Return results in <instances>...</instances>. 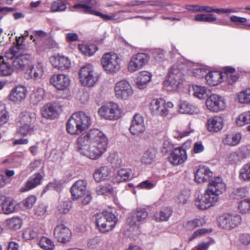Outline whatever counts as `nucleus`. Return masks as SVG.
<instances>
[{"mask_svg":"<svg viewBox=\"0 0 250 250\" xmlns=\"http://www.w3.org/2000/svg\"><path fill=\"white\" fill-rule=\"evenodd\" d=\"M108 143V139L103 132L98 129H93L79 137L77 148L83 156L97 160L106 151Z\"/></svg>","mask_w":250,"mask_h":250,"instance_id":"f257e3e1","label":"nucleus"},{"mask_svg":"<svg viewBox=\"0 0 250 250\" xmlns=\"http://www.w3.org/2000/svg\"><path fill=\"white\" fill-rule=\"evenodd\" d=\"M91 119L84 112L80 111L72 115L66 124L68 132L72 135L79 134L89 127Z\"/></svg>","mask_w":250,"mask_h":250,"instance_id":"f03ea898","label":"nucleus"},{"mask_svg":"<svg viewBox=\"0 0 250 250\" xmlns=\"http://www.w3.org/2000/svg\"><path fill=\"white\" fill-rule=\"evenodd\" d=\"M70 191L73 199L82 198L83 205L88 204L91 199V193L87 188V182L84 180L77 181L71 187Z\"/></svg>","mask_w":250,"mask_h":250,"instance_id":"7ed1b4c3","label":"nucleus"},{"mask_svg":"<svg viewBox=\"0 0 250 250\" xmlns=\"http://www.w3.org/2000/svg\"><path fill=\"white\" fill-rule=\"evenodd\" d=\"M95 216L96 225L99 230L103 233L111 230L117 222L115 215L109 212L96 213Z\"/></svg>","mask_w":250,"mask_h":250,"instance_id":"20e7f679","label":"nucleus"},{"mask_svg":"<svg viewBox=\"0 0 250 250\" xmlns=\"http://www.w3.org/2000/svg\"><path fill=\"white\" fill-rule=\"evenodd\" d=\"M183 78L182 70L178 66L174 65L170 69L164 84L171 90H177L183 83Z\"/></svg>","mask_w":250,"mask_h":250,"instance_id":"39448f33","label":"nucleus"},{"mask_svg":"<svg viewBox=\"0 0 250 250\" xmlns=\"http://www.w3.org/2000/svg\"><path fill=\"white\" fill-rule=\"evenodd\" d=\"M101 64L107 73H115L120 68V59L116 53H107L102 56Z\"/></svg>","mask_w":250,"mask_h":250,"instance_id":"423d86ee","label":"nucleus"},{"mask_svg":"<svg viewBox=\"0 0 250 250\" xmlns=\"http://www.w3.org/2000/svg\"><path fill=\"white\" fill-rule=\"evenodd\" d=\"M78 1L84 3L75 4L73 6L74 8H82V11L83 13L100 17L104 21H113L116 20L115 18V14L109 16L93 9L92 6L95 5L96 4V0H78Z\"/></svg>","mask_w":250,"mask_h":250,"instance_id":"0eeeda50","label":"nucleus"},{"mask_svg":"<svg viewBox=\"0 0 250 250\" xmlns=\"http://www.w3.org/2000/svg\"><path fill=\"white\" fill-rule=\"evenodd\" d=\"M79 78L82 84L87 86H92L98 80L93 66L88 64L82 66L79 72Z\"/></svg>","mask_w":250,"mask_h":250,"instance_id":"6e6552de","label":"nucleus"},{"mask_svg":"<svg viewBox=\"0 0 250 250\" xmlns=\"http://www.w3.org/2000/svg\"><path fill=\"white\" fill-rule=\"evenodd\" d=\"M218 194L208 188L203 195L198 196L196 199L195 205L200 209H206L218 201Z\"/></svg>","mask_w":250,"mask_h":250,"instance_id":"1a4fd4ad","label":"nucleus"},{"mask_svg":"<svg viewBox=\"0 0 250 250\" xmlns=\"http://www.w3.org/2000/svg\"><path fill=\"white\" fill-rule=\"evenodd\" d=\"M241 216L236 213H224L218 218L219 226L223 229H230L239 225L241 222Z\"/></svg>","mask_w":250,"mask_h":250,"instance_id":"9d476101","label":"nucleus"},{"mask_svg":"<svg viewBox=\"0 0 250 250\" xmlns=\"http://www.w3.org/2000/svg\"><path fill=\"white\" fill-rule=\"evenodd\" d=\"M114 92L115 97L121 100H126L133 94L130 84L125 80H121L116 83Z\"/></svg>","mask_w":250,"mask_h":250,"instance_id":"9b49d317","label":"nucleus"},{"mask_svg":"<svg viewBox=\"0 0 250 250\" xmlns=\"http://www.w3.org/2000/svg\"><path fill=\"white\" fill-rule=\"evenodd\" d=\"M206 105L208 110L213 112H218L226 108V103L224 98L218 95L210 93L206 99Z\"/></svg>","mask_w":250,"mask_h":250,"instance_id":"f8f14e48","label":"nucleus"},{"mask_svg":"<svg viewBox=\"0 0 250 250\" xmlns=\"http://www.w3.org/2000/svg\"><path fill=\"white\" fill-rule=\"evenodd\" d=\"M98 113L101 117L105 119L116 120L120 117L121 111L117 104L109 103L102 106L99 109Z\"/></svg>","mask_w":250,"mask_h":250,"instance_id":"ddd939ff","label":"nucleus"},{"mask_svg":"<svg viewBox=\"0 0 250 250\" xmlns=\"http://www.w3.org/2000/svg\"><path fill=\"white\" fill-rule=\"evenodd\" d=\"M12 67L13 70L17 73H20L24 71L28 66H29L33 58L30 55L22 54V53L19 55L15 56L13 59Z\"/></svg>","mask_w":250,"mask_h":250,"instance_id":"4468645a","label":"nucleus"},{"mask_svg":"<svg viewBox=\"0 0 250 250\" xmlns=\"http://www.w3.org/2000/svg\"><path fill=\"white\" fill-rule=\"evenodd\" d=\"M149 59L146 53H138L131 57L128 65V69L130 72H133L141 69L145 65Z\"/></svg>","mask_w":250,"mask_h":250,"instance_id":"2eb2a0df","label":"nucleus"},{"mask_svg":"<svg viewBox=\"0 0 250 250\" xmlns=\"http://www.w3.org/2000/svg\"><path fill=\"white\" fill-rule=\"evenodd\" d=\"M148 213L145 208H137L129 214L127 223L130 226H138L147 217Z\"/></svg>","mask_w":250,"mask_h":250,"instance_id":"dca6fc26","label":"nucleus"},{"mask_svg":"<svg viewBox=\"0 0 250 250\" xmlns=\"http://www.w3.org/2000/svg\"><path fill=\"white\" fill-rule=\"evenodd\" d=\"M53 234L57 240L62 243H66L71 238V230L63 224L57 225L54 229Z\"/></svg>","mask_w":250,"mask_h":250,"instance_id":"f3484780","label":"nucleus"},{"mask_svg":"<svg viewBox=\"0 0 250 250\" xmlns=\"http://www.w3.org/2000/svg\"><path fill=\"white\" fill-rule=\"evenodd\" d=\"M70 81L67 75L58 74L52 76L50 79V83L59 90L66 89L70 85Z\"/></svg>","mask_w":250,"mask_h":250,"instance_id":"a211bd4d","label":"nucleus"},{"mask_svg":"<svg viewBox=\"0 0 250 250\" xmlns=\"http://www.w3.org/2000/svg\"><path fill=\"white\" fill-rule=\"evenodd\" d=\"M150 109L155 115L165 117L169 113V110L165 106V101L162 99L152 100L150 104Z\"/></svg>","mask_w":250,"mask_h":250,"instance_id":"6ab92c4d","label":"nucleus"},{"mask_svg":"<svg viewBox=\"0 0 250 250\" xmlns=\"http://www.w3.org/2000/svg\"><path fill=\"white\" fill-rule=\"evenodd\" d=\"M168 159L172 165H180L187 160L186 151L183 147L176 148L170 153Z\"/></svg>","mask_w":250,"mask_h":250,"instance_id":"aec40b11","label":"nucleus"},{"mask_svg":"<svg viewBox=\"0 0 250 250\" xmlns=\"http://www.w3.org/2000/svg\"><path fill=\"white\" fill-rule=\"evenodd\" d=\"M26 94L27 90L25 87L19 85L11 90L8 96V99L14 103L18 104L25 99Z\"/></svg>","mask_w":250,"mask_h":250,"instance_id":"412c9836","label":"nucleus"},{"mask_svg":"<svg viewBox=\"0 0 250 250\" xmlns=\"http://www.w3.org/2000/svg\"><path fill=\"white\" fill-rule=\"evenodd\" d=\"M129 130L132 135L137 136L144 132L145 130L144 119L140 114H136L134 116Z\"/></svg>","mask_w":250,"mask_h":250,"instance_id":"4be33fe9","label":"nucleus"},{"mask_svg":"<svg viewBox=\"0 0 250 250\" xmlns=\"http://www.w3.org/2000/svg\"><path fill=\"white\" fill-rule=\"evenodd\" d=\"M50 62L55 68L61 70L69 69L71 65L70 61L67 57L59 54L52 57Z\"/></svg>","mask_w":250,"mask_h":250,"instance_id":"5701e85b","label":"nucleus"},{"mask_svg":"<svg viewBox=\"0 0 250 250\" xmlns=\"http://www.w3.org/2000/svg\"><path fill=\"white\" fill-rule=\"evenodd\" d=\"M58 106L55 103H48L44 105L41 109V114L43 117L53 119L56 118L58 115Z\"/></svg>","mask_w":250,"mask_h":250,"instance_id":"b1692460","label":"nucleus"},{"mask_svg":"<svg viewBox=\"0 0 250 250\" xmlns=\"http://www.w3.org/2000/svg\"><path fill=\"white\" fill-rule=\"evenodd\" d=\"M208 188L219 195L225 190L226 185L221 178L217 177L209 182Z\"/></svg>","mask_w":250,"mask_h":250,"instance_id":"393cba45","label":"nucleus"},{"mask_svg":"<svg viewBox=\"0 0 250 250\" xmlns=\"http://www.w3.org/2000/svg\"><path fill=\"white\" fill-rule=\"evenodd\" d=\"M151 74L146 71H141L136 79L135 83L136 87L140 89H145L151 81Z\"/></svg>","mask_w":250,"mask_h":250,"instance_id":"a878e982","label":"nucleus"},{"mask_svg":"<svg viewBox=\"0 0 250 250\" xmlns=\"http://www.w3.org/2000/svg\"><path fill=\"white\" fill-rule=\"evenodd\" d=\"M212 172L206 167H199L195 175V180L198 183L206 182L212 176Z\"/></svg>","mask_w":250,"mask_h":250,"instance_id":"bb28decb","label":"nucleus"},{"mask_svg":"<svg viewBox=\"0 0 250 250\" xmlns=\"http://www.w3.org/2000/svg\"><path fill=\"white\" fill-rule=\"evenodd\" d=\"M42 176L39 173H37L30 177L25 183V185L21 187L20 191L21 192L27 191L41 184Z\"/></svg>","mask_w":250,"mask_h":250,"instance_id":"cd10ccee","label":"nucleus"},{"mask_svg":"<svg viewBox=\"0 0 250 250\" xmlns=\"http://www.w3.org/2000/svg\"><path fill=\"white\" fill-rule=\"evenodd\" d=\"M223 126V120L220 116H214L208 121L207 127L210 132H217L221 130Z\"/></svg>","mask_w":250,"mask_h":250,"instance_id":"c85d7f7f","label":"nucleus"},{"mask_svg":"<svg viewBox=\"0 0 250 250\" xmlns=\"http://www.w3.org/2000/svg\"><path fill=\"white\" fill-rule=\"evenodd\" d=\"M191 90L192 92V95L200 100L207 99L211 93L209 89L199 85H193Z\"/></svg>","mask_w":250,"mask_h":250,"instance_id":"c756f323","label":"nucleus"},{"mask_svg":"<svg viewBox=\"0 0 250 250\" xmlns=\"http://www.w3.org/2000/svg\"><path fill=\"white\" fill-rule=\"evenodd\" d=\"M21 37L16 38L17 44L10 47L5 53V57L8 59H12L15 56L21 54V50L24 48L22 43H20Z\"/></svg>","mask_w":250,"mask_h":250,"instance_id":"7c9ffc66","label":"nucleus"},{"mask_svg":"<svg viewBox=\"0 0 250 250\" xmlns=\"http://www.w3.org/2000/svg\"><path fill=\"white\" fill-rule=\"evenodd\" d=\"M110 171L107 166H103L97 168L93 173V178L97 182L108 179Z\"/></svg>","mask_w":250,"mask_h":250,"instance_id":"2f4dec72","label":"nucleus"},{"mask_svg":"<svg viewBox=\"0 0 250 250\" xmlns=\"http://www.w3.org/2000/svg\"><path fill=\"white\" fill-rule=\"evenodd\" d=\"M157 153V149L154 147L149 148L144 153L142 157V163L146 165L151 164L155 161Z\"/></svg>","mask_w":250,"mask_h":250,"instance_id":"473e14b6","label":"nucleus"},{"mask_svg":"<svg viewBox=\"0 0 250 250\" xmlns=\"http://www.w3.org/2000/svg\"><path fill=\"white\" fill-rule=\"evenodd\" d=\"M28 66L29 69L27 70V73L30 78L36 80L42 77L43 73V68L42 63L38 62L35 66L29 65Z\"/></svg>","mask_w":250,"mask_h":250,"instance_id":"72a5a7b5","label":"nucleus"},{"mask_svg":"<svg viewBox=\"0 0 250 250\" xmlns=\"http://www.w3.org/2000/svg\"><path fill=\"white\" fill-rule=\"evenodd\" d=\"M132 171L130 168H124L117 171L114 180L117 183L125 182L129 180L131 177Z\"/></svg>","mask_w":250,"mask_h":250,"instance_id":"f704fd0d","label":"nucleus"},{"mask_svg":"<svg viewBox=\"0 0 250 250\" xmlns=\"http://www.w3.org/2000/svg\"><path fill=\"white\" fill-rule=\"evenodd\" d=\"M21 124L35 125L36 121V114L34 112L24 111L20 115Z\"/></svg>","mask_w":250,"mask_h":250,"instance_id":"c9c22d12","label":"nucleus"},{"mask_svg":"<svg viewBox=\"0 0 250 250\" xmlns=\"http://www.w3.org/2000/svg\"><path fill=\"white\" fill-rule=\"evenodd\" d=\"M222 76L219 72H210L205 75V79L208 84L210 85H216L222 81Z\"/></svg>","mask_w":250,"mask_h":250,"instance_id":"e433bc0d","label":"nucleus"},{"mask_svg":"<svg viewBox=\"0 0 250 250\" xmlns=\"http://www.w3.org/2000/svg\"><path fill=\"white\" fill-rule=\"evenodd\" d=\"M21 124V125L17 129L16 132V134L24 137L28 135H30L35 130V125H29L28 124Z\"/></svg>","mask_w":250,"mask_h":250,"instance_id":"4c0bfd02","label":"nucleus"},{"mask_svg":"<svg viewBox=\"0 0 250 250\" xmlns=\"http://www.w3.org/2000/svg\"><path fill=\"white\" fill-rule=\"evenodd\" d=\"M13 67L4 61L2 56H0V76H8L13 72Z\"/></svg>","mask_w":250,"mask_h":250,"instance_id":"58836bf2","label":"nucleus"},{"mask_svg":"<svg viewBox=\"0 0 250 250\" xmlns=\"http://www.w3.org/2000/svg\"><path fill=\"white\" fill-rule=\"evenodd\" d=\"M180 112L183 113L193 114L197 113L198 109L187 101H182L180 105Z\"/></svg>","mask_w":250,"mask_h":250,"instance_id":"ea45409f","label":"nucleus"},{"mask_svg":"<svg viewBox=\"0 0 250 250\" xmlns=\"http://www.w3.org/2000/svg\"><path fill=\"white\" fill-rule=\"evenodd\" d=\"M241 139L240 133H232L226 135L224 140V144L230 146H234L239 144Z\"/></svg>","mask_w":250,"mask_h":250,"instance_id":"a19ab883","label":"nucleus"},{"mask_svg":"<svg viewBox=\"0 0 250 250\" xmlns=\"http://www.w3.org/2000/svg\"><path fill=\"white\" fill-rule=\"evenodd\" d=\"M172 213V210L171 208H167L163 209L160 212L156 213L154 217L156 221H166L171 216Z\"/></svg>","mask_w":250,"mask_h":250,"instance_id":"79ce46f5","label":"nucleus"},{"mask_svg":"<svg viewBox=\"0 0 250 250\" xmlns=\"http://www.w3.org/2000/svg\"><path fill=\"white\" fill-rule=\"evenodd\" d=\"M235 123L239 126L250 124V111L239 115L235 119Z\"/></svg>","mask_w":250,"mask_h":250,"instance_id":"37998d69","label":"nucleus"},{"mask_svg":"<svg viewBox=\"0 0 250 250\" xmlns=\"http://www.w3.org/2000/svg\"><path fill=\"white\" fill-rule=\"evenodd\" d=\"M7 226L11 229H20L22 225V220L19 217H12L6 220Z\"/></svg>","mask_w":250,"mask_h":250,"instance_id":"c03bdc74","label":"nucleus"},{"mask_svg":"<svg viewBox=\"0 0 250 250\" xmlns=\"http://www.w3.org/2000/svg\"><path fill=\"white\" fill-rule=\"evenodd\" d=\"M39 246L44 250H53L55 245L53 242L46 237H42L38 242Z\"/></svg>","mask_w":250,"mask_h":250,"instance_id":"a18cd8bd","label":"nucleus"},{"mask_svg":"<svg viewBox=\"0 0 250 250\" xmlns=\"http://www.w3.org/2000/svg\"><path fill=\"white\" fill-rule=\"evenodd\" d=\"M44 90L42 88H37L31 95V100L33 103L37 104L44 98Z\"/></svg>","mask_w":250,"mask_h":250,"instance_id":"49530a36","label":"nucleus"},{"mask_svg":"<svg viewBox=\"0 0 250 250\" xmlns=\"http://www.w3.org/2000/svg\"><path fill=\"white\" fill-rule=\"evenodd\" d=\"M15 205L13 201L9 199H4L2 205V210L4 213L9 214L14 211Z\"/></svg>","mask_w":250,"mask_h":250,"instance_id":"de8ad7c7","label":"nucleus"},{"mask_svg":"<svg viewBox=\"0 0 250 250\" xmlns=\"http://www.w3.org/2000/svg\"><path fill=\"white\" fill-rule=\"evenodd\" d=\"M113 188L109 184L100 185L96 188V191L98 195H108L113 192Z\"/></svg>","mask_w":250,"mask_h":250,"instance_id":"09e8293b","label":"nucleus"},{"mask_svg":"<svg viewBox=\"0 0 250 250\" xmlns=\"http://www.w3.org/2000/svg\"><path fill=\"white\" fill-rule=\"evenodd\" d=\"M237 98L239 102L242 104L250 103V88L239 92Z\"/></svg>","mask_w":250,"mask_h":250,"instance_id":"8fccbe9b","label":"nucleus"},{"mask_svg":"<svg viewBox=\"0 0 250 250\" xmlns=\"http://www.w3.org/2000/svg\"><path fill=\"white\" fill-rule=\"evenodd\" d=\"M238 209L241 213H250V198L241 201L238 204Z\"/></svg>","mask_w":250,"mask_h":250,"instance_id":"3c124183","label":"nucleus"},{"mask_svg":"<svg viewBox=\"0 0 250 250\" xmlns=\"http://www.w3.org/2000/svg\"><path fill=\"white\" fill-rule=\"evenodd\" d=\"M108 160L111 163L112 167L115 168L119 167L122 163L121 158L115 153L111 154L108 157Z\"/></svg>","mask_w":250,"mask_h":250,"instance_id":"603ef678","label":"nucleus"},{"mask_svg":"<svg viewBox=\"0 0 250 250\" xmlns=\"http://www.w3.org/2000/svg\"><path fill=\"white\" fill-rule=\"evenodd\" d=\"M240 177L244 181H250V163L244 165L240 170Z\"/></svg>","mask_w":250,"mask_h":250,"instance_id":"864d4df0","label":"nucleus"},{"mask_svg":"<svg viewBox=\"0 0 250 250\" xmlns=\"http://www.w3.org/2000/svg\"><path fill=\"white\" fill-rule=\"evenodd\" d=\"M156 6L158 5L156 3H152L150 1H141L139 0H133L125 3V7H132L136 6H147V5Z\"/></svg>","mask_w":250,"mask_h":250,"instance_id":"5fc2aeb1","label":"nucleus"},{"mask_svg":"<svg viewBox=\"0 0 250 250\" xmlns=\"http://www.w3.org/2000/svg\"><path fill=\"white\" fill-rule=\"evenodd\" d=\"M66 8L65 3L62 0H58L54 1L51 6V11L52 12L64 11Z\"/></svg>","mask_w":250,"mask_h":250,"instance_id":"6e6d98bb","label":"nucleus"},{"mask_svg":"<svg viewBox=\"0 0 250 250\" xmlns=\"http://www.w3.org/2000/svg\"><path fill=\"white\" fill-rule=\"evenodd\" d=\"M186 8L189 11L199 12H206L207 13H209L210 6H200L199 5H188L186 6Z\"/></svg>","mask_w":250,"mask_h":250,"instance_id":"4d7b16f0","label":"nucleus"},{"mask_svg":"<svg viewBox=\"0 0 250 250\" xmlns=\"http://www.w3.org/2000/svg\"><path fill=\"white\" fill-rule=\"evenodd\" d=\"M22 235L23 237L25 239H34L38 237V232L36 229L28 228L24 231Z\"/></svg>","mask_w":250,"mask_h":250,"instance_id":"13d9d810","label":"nucleus"},{"mask_svg":"<svg viewBox=\"0 0 250 250\" xmlns=\"http://www.w3.org/2000/svg\"><path fill=\"white\" fill-rule=\"evenodd\" d=\"M80 49L85 55L88 56L93 55L97 50V47L93 45L80 46Z\"/></svg>","mask_w":250,"mask_h":250,"instance_id":"bf43d9fd","label":"nucleus"},{"mask_svg":"<svg viewBox=\"0 0 250 250\" xmlns=\"http://www.w3.org/2000/svg\"><path fill=\"white\" fill-rule=\"evenodd\" d=\"M9 115L4 105H0V126H1L8 122Z\"/></svg>","mask_w":250,"mask_h":250,"instance_id":"052dcab7","label":"nucleus"},{"mask_svg":"<svg viewBox=\"0 0 250 250\" xmlns=\"http://www.w3.org/2000/svg\"><path fill=\"white\" fill-rule=\"evenodd\" d=\"M36 197L30 195L22 201V205L27 208H31L36 202Z\"/></svg>","mask_w":250,"mask_h":250,"instance_id":"680f3d73","label":"nucleus"},{"mask_svg":"<svg viewBox=\"0 0 250 250\" xmlns=\"http://www.w3.org/2000/svg\"><path fill=\"white\" fill-rule=\"evenodd\" d=\"M240 160L237 152L228 154L226 158V161L231 165L236 164Z\"/></svg>","mask_w":250,"mask_h":250,"instance_id":"e2e57ef3","label":"nucleus"},{"mask_svg":"<svg viewBox=\"0 0 250 250\" xmlns=\"http://www.w3.org/2000/svg\"><path fill=\"white\" fill-rule=\"evenodd\" d=\"M237 153L241 160L250 155V150L247 147H242L238 150Z\"/></svg>","mask_w":250,"mask_h":250,"instance_id":"0e129e2a","label":"nucleus"},{"mask_svg":"<svg viewBox=\"0 0 250 250\" xmlns=\"http://www.w3.org/2000/svg\"><path fill=\"white\" fill-rule=\"evenodd\" d=\"M211 231V229H200L196 230L192 235L188 238L189 241H192L197 237L204 235L209 232Z\"/></svg>","mask_w":250,"mask_h":250,"instance_id":"69168bd1","label":"nucleus"},{"mask_svg":"<svg viewBox=\"0 0 250 250\" xmlns=\"http://www.w3.org/2000/svg\"><path fill=\"white\" fill-rule=\"evenodd\" d=\"M58 208L60 213H66L70 208V205L67 202H62L58 206Z\"/></svg>","mask_w":250,"mask_h":250,"instance_id":"338daca9","label":"nucleus"},{"mask_svg":"<svg viewBox=\"0 0 250 250\" xmlns=\"http://www.w3.org/2000/svg\"><path fill=\"white\" fill-rule=\"evenodd\" d=\"M61 186V183L60 181H54L53 182L49 183L44 188L43 192H46L51 188H53L58 190Z\"/></svg>","mask_w":250,"mask_h":250,"instance_id":"774afa93","label":"nucleus"}]
</instances>
